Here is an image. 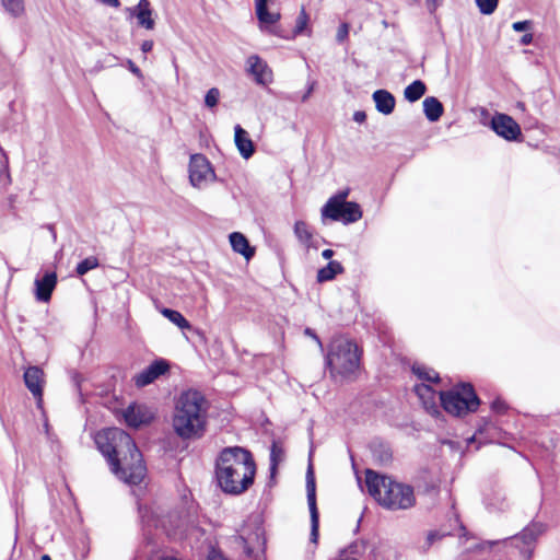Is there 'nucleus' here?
<instances>
[{
    "mask_svg": "<svg viewBox=\"0 0 560 560\" xmlns=\"http://www.w3.org/2000/svg\"><path fill=\"white\" fill-rule=\"evenodd\" d=\"M415 393L421 400L424 409L431 415H439V406L436 404V392L428 384L421 383L415 386Z\"/></svg>",
    "mask_w": 560,
    "mask_h": 560,
    "instance_id": "obj_18",
    "label": "nucleus"
},
{
    "mask_svg": "<svg viewBox=\"0 0 560 560\" xmlns=\"http://www.w3.org/2000/svg\"><path fill=\"white\" fill-rule=\"evenodd\" d=\"M153 48V42L152 40H144L141 45V50L147 54L150 52Z\"/></svg>",
    "mask_w": 560,
    "mask_h": 560,
    "instance_id": "obj_44",
    "label": "nucleus"
},
{
    "mask_svg": "<svg viewBox=\"0 0 560 560\" xmlns=\"http://www.w3.org/2000/svg\"><path fill=\"white\" fill-rule=\"evenodd\" d=\"M126 13L129 18H136L138 25L152 31L155 27V21L152 18L153 10L149 0H139L135 7L126 8Z\"/></svg>",
    "mask_w": 560,
    "mask_h": 560,
    "instance_id": "obj_12",
    "label": "nucleus"
},
{
    "mask_svg": "<svg viewBox=\"0 0 560 560\" xmlns=\"http://www.w3.org/2000/svg\"><path fill=\"white\" fill-rule=\"evenodd\" d=\"M440 401L446 412L457 417L476 411L480 405L470 384H462L450 392H440Z\"/></svg>",
    "mask_w": 560,
    "mask_h": 560,
    "instance_id": "obj_6",
    "label": "nucleus"
},
{
    "mask_svg": "<svg viewBox=\"0 0 560 560\" xmlns=\"http://www.w3.org/2000/svg\"><path fill=\"white\" fill-rule=\"evenodd\" d=\"M128 65H129V69L132 73L137 74V75H141V71L140 69L131 61V60H128Z\"/></svg>",
    "mask_w": 560,
    "mask_h": 560,
    "instance_id": "obj_46",
    "label": "nucleus"
},
{
    "mask_svg": "<svg viewBox=\"0 0 560 560\" xmlns=\"http://www.w3.org/2000/svg\"><path fill=\"white\" fill-rule=\"evenodd\" d=\"M425 91V84L421 80H415L412 83L406 86L404 96L408 102L415 103L424 95Z\"/></svg>",
    "mask_w": 560,
    "mask_h": 560,
    "instance_id": "obj_25",
    "label": "nucleus"
},
{
    "mask_svg": "<svg viewBox=\"0 0 560 560\" xmlns=\"http://www.w3.org/2000/svg\"><path fill=\"white\" fill-rule=\"evenodd\" d=\"M272 0H257L256 1V15L261 26H271L280 20L279 12H271L268 5Z\"/></svg>",
    "mask_w": 560,
    "mask_h": 560,
    "instance_id": "obj_20",
    "label": "nucleus"
},
{
    "mask_svg": "<svg viewBox=\"0 0 560 560\" xmlns=\"http://www.w3.org/2000/svg\"><path fill=\"white\" fill-rule=\"evenodd\" d=\"M104 4H107L113 8H118L120 5L119 0H101Z\"/></svg>",
    "mask_w": 560,
    "mask_h": 560,
    "instance_id": "obj_47",
    "label": "nucleus"
},
{
    "mask_svg": "<svg viewBox=\"0 0 560 560\" xmlns=\"http://www.w3.org/2000/svg\"><path fill=\"white\" fill-rule=\"evenodd\" d=\"M44 427H45L46 434L49 435V424L47 421H45Z\"/></svg>",
    "mask_w": 560,
    "mask_h": 560,
    "instance_id": "obj_50",
    "label": "nucleus"
},
{
    "mask_svg": "<svg viewBox=\"0 0 560 560\" xmlns=\"http://www.w3.org/2000/svg\"><path fill=\"white\" fill-rule=\"evenodd\" d=\"M230 243L233 250L243 255L246 259H250L255 254V249L249 246L247 238L240 232L230 234Z\"/></svg>",
    "mask_w": 560,
    "mask_h": 560,
    "instance_id": "obj_22",
    "label": "nucleus"
},
{
    "mask_svg": "<svg viewBox=\"0 0 560 560\" xmlns=\"http://www.w3.org/2000/svg\"><path fill=\"white\" fill-rule=\"evenodd\" d=\"M368 492L385 509L390 511L408 510L416 504L413 488L409 485L380 476L368 469L365 472Z\"/></svg>",
    "mask_w": 560,
    "mask_h": 560,
    "instance_id": "obj_4",
    "label": "nucleus"
},
{
    "mask_svg": "<svg viewBox=\"0 0 560 560\" xmlns=\"http://www.w3.org/2000/svg\"><path fill=\"white\" fill-rule=\"evenodd\" d=\"M168 370V364L165 360H155L147 369L135 376V384L138 387H143L154 382L159 376L165 374Z\"/></svg>",
    "mask_w": 560,
    "mask_h": 560,
    "instance_id": "obj_16",
    "label": "nucleus"
},
{
    "mask_svg": "<svg viewBox=\"0 0 560 560\" xmlns=\"http://www.w3.org/2000/svg\"><path fill=\"white\" fill-rule=\"evenodd\" d=\"M307 23H308V15H307L305 9L302 8L299 16L296 18L295 26L293 30V35L298 36L300 34H302L306 30Z\"/></svg>",
    "mask_w": 560,
    "mask_h": 560,
    "instance_id": "obj_33",
    "label": "nucleus"
},
{
    "mask_svg": "<svg viewBox=\"0 0 560 560\" xmlns=\"http://www.w3.org/2000/svg\"><path fill=\"white\" fill-rule=\"evenodd\" d=\"M475 1H476V4H477L479 11L486 15L492 14L495 11V9L498 7V2H499V0H475Z\"/></svg>",
    "mask_w": 560,
    "mask_h": 560,
    "instance_id": "obj_34",
    "label": "nucleus"
},
{
    "mask_svg": "<svg viewBox=\"0 0 560 560\" xmlns=\"http://www.w3.org/2000/svg\"><path fill=\"white\" fill-rule=\"evenodd\" d=\"M343 272V267L339 261L331 260L317 272V281L326 282L332 280L337 275Z\"/></svg>",
    "mask_w": 560,
    "mask_h": 560,
    "instance_id": "obj_24",
    "label": "nucleus"
},
{
    "mask_svg": "<svg viewBox=\"0 0 560 560\" xmlns=\"http://www.w3.org/2000/svg\"><path fill=\"white\" fill-rule=\"evenodd\" d=\"M460 530L463 532V535H465V532H466L465 527L462 526Z\"/></svg>",
    "mask_w": 560,
    "mask_h": 560,
    "instance_id": "obj_53",
    "label": "nucleus"
},
{
    "mask_svg": "<svg viewBox=\"0 0 560 560\" xmlns=\"http://www.w3.org/2000/svg\"><path fill=\"white\" fill-rule=\"evenodd\" d=\"M2 4L14 16L21 15L24 11L23 0H2Z\"/></svg>",
    "mask_w": 560,
    "mask_h": 560,
    "instance_id": "obj_32",
    "label": "nucleus"
},
{
    "mask_svg": "<svg viewBox=\"0 0 560 560\" xmlns=\"http://www.w3.org/2000/svg\"><path fill=\"white\" fill-rule=\"evenodd\" d=\"M487 544L491 547V546H493V545H497V544H498V541H487Z\"/></svg>",
    "mask_w": 560,
    "mask_h": 560,
    "instance_id": "obj_52",
    "label": "nucleus"
},
{
    "mask_svg": "<svg viewBox=\"0 0 560 560\" xmlns=\"http://www.w3.org/2000/svg\"><path fill=\"white\" fill-rule=\"evenodd\" d=\"M490 128L506 141H516L522 137L520 125L506 114H494L490 121Z\"/></svg>",
    "mask_w": 560,
    "mask_h": 560,
    "instance_id": "obj_10",
    "label": "nucleus"
},
{
    "mask_svg": "<svg viewBox=\"0 0 560 560\" xmlns=\"http://www.w3.org/2000/svg\"><path fill=\"white\" fill-rule=\"evenodd\" d=\"M373 456L376 458L380 463L386 464L392 458V453L389 448L383 444L375 445L373 447Z\"/></svg>",
    "mask_w": 560,
    "mask_h": 560,
    "instance_id": "obj_31",
    "label": "nucleus"
},
{
    "mask_svg": "<svg viewBox=\"0 0 560 560\" xmlns=\"http://www.w3.org/2000/svg\"><path fill=\"white\" fill-rule=\"evenodd\" d=\"M372 97L375 102V107L380 113L384 115L393 113L396 101L392 93L386 90H377L373 93Z\"/></svg>",
    "mask_w": 560,
    "mask_h": 560,
    "instance_id": "obj_21",
    "label": "nucleus"
},
{
    "mask_svg": "<svg viewBox=\"0 0 560 560\" xmlns=\"http://www.w3.org/2000/svg\"><path fill=\"white\" fill-rule=\"evenodd\" d=\"M412 372L424 382H438L440 380L439 374L425 366L413 365Z\"/></svg>",
    "mask_w": 560,
    "mask_h": 560,
    "instance_id": "obj_28",
    "label": "nucleus"
},
{
    "mask_svg": "<svg viewBox=\"0 0 560 560\" xmlns=\"http://www.w3.org/2000/svg\"><path fill=\"white\" fill-rule=\"evenodd\" d=\"M316 82L315 81H308L307 82V89L305 93L301 96V101L304 103L308 100V97L312 95L314 89H315Z\"/></svg>",
    "mask_w": 560,
    "mask_h": 560,
    "instance_id": "obj_39",
    "label": "nucleus"
},
{
    "mask_svg": "<svg viewBox=\"0 0 560 560\" xmlns=\"http://www.w3.org/2000/svg\"><path fill=\"white\" fill-rule=\"evenodd\" d=\"M284 457L283 450L277 444L272 443L270 448V471L273 475L277 470L278 465L282 462Z\"/></svg>",
    "mask_w": 560,
    "mask_h": 560,
    "instance_id": "obj_29",
    "label": "nucleus"
},
{
    "mask_svg": "<svg viewBox=\"0 0 560 560\" xmlns=\"http://www.w3.org/2000/svg\"><path fill=\"white\" fill-rule=\"evenodd\" d=\"M322 256H323V258H325V259H330V258L334 256V250H332V249H329V248L324 249V250L322 252Z\"/></svg>",
    "mask_w": 560,
    "mask_h": 560,
    "instance_id": "obj_48",
    "label": "nucleus"
},
{
    "mask_svg": "<svg viewBox=\"0 0 560 560\" xmlns=\"http://www.w3.org/2000/svg\"><path fill=\"white\" fill-rule=\"evenodd\" d=\"M24 383L37 401V407L43 404L44 372L38 366H30L24 372Z\"/></svg>",
    "mask_w": 560,
    "mask_h": 560,
    "instance_id": "obj_14",
    "label": "nucleus"
},
{
    "mask_svg": "<svg viewBox=\"0 0 560 560\" xmlns=\"http://www.w3.org/2000/svg\"><path fill=\"white\" fill-rule=\"evenodd\" d=\"M162 315L166 317L170 322L175 324L180 329H190V323L178 312L171 308H163L161 311Z\"/></svg>",
    "mask_w": 560,
    "mask_h": 560,
    "instance_id": "obj_26",
    "label": "nucleus"
},
{
    "mask_svg": "<svg viewBox=\"0 0 560 560\" xmlns=\"http://www.w3.org/2000/svg\"><path fill=\"white\" fill-rule=\"evenodd\" d=\"M546 530L542 523L534 522L526 526L520 534L504 539V546H514L518 549L520 556L524 560H530L534 553V545L537 538Z\"/></svg>",
    "mask_w": 560,
    "mask_h": 560,
    "instance_id": "obj_8",
    "label": "nucleus"
},
{
    "mask_svg": "<svg viewBox=\"0 0 560 560\" xmlns=\"http://www.w3.org/2000/svg\"><path fill=\"white\" fill-rule=\"evenodd\" d=\"M98 265V259L94 256H90L78 264L75 271L79 276H83L90 270L97 268Z\"/></svg>",
    "mask_w": 560,
    "mask_h": 560,
    "instance_id": "obj_30",
    "label": "nucleus"
},
{
    "mask_svg": "<svg viewBox=\"0 0 560 560\" xmlns=\"http://www.w3.org/2000/svg\"><path fill=\"white\" fill-rule=\"evenodd\" d=\"M94 441L118 479L135 486L143 480L147 467L142 454L127 432L119 428H107L97 432Z\"/></svg>",
    "mask_w": 560,
    "mask_h": 560,
    "instance_id": "obj_1",
    "label": "nucleus"
},
{
    "mask_svg": "<svg viewBox=\"0 0 560 560\" xmlns=\"http://www.w3.org/2000/svg\"><path fill=\"white\" fill-rule=\"evenodd\" d=\"M532 22L530 21H517L512 24V28L515 32H526L530 28Z\"/></svg>",
    "mask_w": 560,
    "mask_h": 560,
    "instance_id": "obj_38",
    "label": "nucleus"
},
{
    "mask_svg": "<svg viewBox=\"0 0 560 560\" xmlns=\"http://www.w3.org/2000/svg\"><path fill=\"white\" fill-rule=\"evenodd\" d=\"M349 189L339 191L330 197L322 208V220L342 221L343 223H353L362 218V210L359 203L347 201Z\"/></svg>",
    "mask_w": 560,
    "mask_h": 560,
    "instance_id": "obj_7",
    "label": "nucleus"
},
{
    "mask_svg": "<svg viewBox=\"0 0 560 560\" xmlns=\"http://www.w3.org/2000/svg\"><path fill=\"white\" fill-rule=\"evenodd\" d=\"M349 35V25L347 23H342L337 31L336 39L339 43H342L347 39Z\"/></svg>",
    "mask_w": 560,
    "mask_h": 560,
    "instance_id": "obj_37",
    "label": "nucleus"
},
{
    "mask_svg": "<svg viewBox=\"0 0 560 560\" xmlns=\"http://www.w3.org/2000/svg\"><path fill=\"white\" fill-rule=\"evenodd\" d=\"M220 98V91L217 88H211L206 96H205V104L208 107H214Z\"/></svg>",
    "mask_w": 560,
    "mask_h": 560,
    "instance_id": "obj_35",
    "label": "nucleus"
},
{
    "mask_svg": "<svg viewBox=\"0 0 560 560\" xmlns=\"http://www.w3.org/2000/svg\"><path fill=\"white\" fill-rule=\"evenodd\" d=\"M57 281V273L55 271H46L42 277H36L34 281L35 299L43 303L49 302Z\"/></svg>",
    "mask_w": 560,
    "mask_h": 560,
    "instance_id": "obj_13",
    "label": "nucleus"
},
{
    "mask_svg": "<svg viewBox=\"0 0 560 560\" xmlns=\"http://www.w3.org/2000/svg\"><path fill=\"white\" fill-rule=\"evenodd\" d=\"M423 112L431 122L438 121L443 115V104L434 96H428L423 101Z\"/></svg>",
    "mask_w": 560,
    "mask_h": 560,
    "instance_id": "obj_23",
    "label": "nucleus"
},
{
    "mask_svg": "<svg viewBox=\"0 0 560 560\" xmlns=\"http://www.w3.org/2000/svg\"><path fill=\"white\" fill-rule=\"evenodd\" d=\"M215 479L226 494L240 495L254 483L256 464L246 448L232 446L223 448L215 460Z\"/></svg>",
    "mask_w": 560,
    "mask_h": 560,
    "instance_id": "obj_2",
    "label": "nucleus"
},
{
    "mask_svg": "<svg viewBox=\"0 0 560 560\" xmlns=\"http://www.w3.org/2000/svg\"><path fill=\"white\" fill-rule=\"evenodd\" d=\"M153 418L152 411L143 405H130L124 412V419L129 427L139 428L149 423Z\"/></svg>",
    "mask_w": 560,
    "mask_h": 560,
    "instance_id": "obj_17",
    "label": "nucleus"
},
{
    "mask_svg": "<svg viewBox=\"0 0 560 560\" xmlns=\"http://www.w3.org/2000/svg\"><path fill=\"white\" fill-rule=\"evenodd\" d=\"M234 141L242 158L247 160L254 154V143L249 138L248 132L245 129H243L240 125H236L234 127Z\"/></svg>",
    "mask_w": 560,
    "mask_h": 560,
    "instance_id": "obj_19",
    "label": "nucleus"
},
{
    "mask_svg": "<svg viewBox=\"0 0 560 560\" xmlns=\"http://www.w3.org/2000/svg\"><path fill=\"white\" fill-rule=\"evenodd\" d=\"M214 177L210 162L202 154H192L189 161V180L194 187L201 188Z\"/></svg>",
    "mask_w": 560,
    "mask_h": 560,
    "instance_id": "obj_9",
    "label": "nucleus"
},
{
    "mask_svg": "<svg viewBox=\"0 0 560 560\" xmlns=\"http://www.w3.org/2000/svg\"><path fill=\"white\" fill-rule=\"evenodd\" d=\"M360 357L357 343L346 338H335L329 345L326 363L331 375L346 377L358 371Z\"/></svg>",
    "mask_w": 560,
    "mask_h": 560,
    "instance_id": "obj_5",
    "label": "nucleus"
},
{
    "mask_svg": "<svg viewBox=\"0 0 560 560\" xmlns=\"http://www.w3.org/2000/svg\"><path fill=\"white\" fill-rule=\"evenodd\" d=\"M207 400L198 390L183 393L175 406L173 429L183 440L199 439L206 431Z\"/></svg>",
    "mask_w": 560,
    "mask_h": 560,
    "instance_id": "obj_3",
    "label": "nucleus"
},
{
    "mask_svg": "<svg viewBox=\"0 0 560 560\" xmlns=\"http://www.w3.org/2000/svg\"><path fill=\"white\" fill-rule=\"evenodd\" d=\"M0 152L3 158V162H2L3 170L1 172V175L3 174L5 176L7 184H10L11 177H10V173H9V159H8L7 152L4 151V149L1 145H0Z\"/></svg>",
    "mask_w": 560,
    "mask_h": 560,
    "instance_id": "obj_36",
    "label": "nucleus"
},
{
    "mask_svg": "<svg viewBox=\"0 0 560 560\" xmlns=\"http://www.w3.org/2000/svg\"><path fill=\"white\" fill-rule=\"evenodd\" d=\"M305 334H306V335H308V336H311V337H313V338H314V339H315V340L320 345V341H319L318 337L313 332V330H312V329L306 328V329H305Z\"/></svg>",
    "mask_w": 560,
    "mask_h": 560,
    "instance_id": "obj_49",
    "label": "nucleus"
},
{
    "mask_svg": "<svg viewBox=\"0 0 560 560\" xmlns=\"http://www.w3.org/2000/svg\"><path fill=\"white\" fill-rule=\"evenodd\" d=\"M294 234L303 245L310 246L313 233L306 222L296 221L294 224Z\"/></svg>",
    "mask_w": 560,
    "mask_h": 560,
    "instance_id": "obj_27",
    "label": "nucleus"
},
{
    "mask_svg": "<svg viewBox=\"0 0 560 560\" xmlns=\"http://www.w3.org/2000/svg\"><path fill=\"white\" fill-rule=\"evenodd\" d=\"M306 494L311 515V541L316 544L318 539L319 514L316 505L315 479L311 465L306 472Z\"/></svg>",
    "mask_w": 560,
    "mask_h": 560,
    "instance_id": "obj_11",
    "label": "nucleus"
},
{
    "mask_svg": "<svg viewBox=\"0 0 560 560\" xmlns=\"http://www.w3.org/2000/svg\"><path fill=\"white\" fill-rule=\"evenodd\" d=\"M491 408L492 410L501 413L505 411L506 406L504 401L497 399L492 402Z\"/></svg>",
    "mask_w": 560,
    "mask_h": 560,
    "instance_id": "obj_41",
    "label": "nucleus"
},
{
    "mask_svg": "<svg viewBox=\"0 0 560 560\" xmlns=\"http://www.w3.org/2000/svg\"><path fill=\"white\" fill-rule=\"evenodd\" d=\"M247 71L252 74L257 84L267 85L272 80V73L266 61L259 56L252 55L247 58Z\"/></svg>",
    "mask_w": 560,
    "mask_h": 560,
    "instance_id": "obj_15",
    "label": "nucleus"
},
{
    "mask_svg": "<svg viewBox=\"0 0 560 560\" xmlns=\"http://www.w3.org/2000/svg\"><path fill=\"white\" fill-rule=\"evenodd\" d=\"M533 42V34L532 33H525L522 37L520 43L522 45H529Z\"/></svg>",
    "mask_w": 560,
    "mask_h": 560,
    "instance_id": "obj_43",
    "label": "nucleus"
},
{
    "mask_svg": "<svg viewBox=\"0 0 560 560\" xmlns=\"http://www.w3.org/2000/svg\"><path fill=\"white\" fill-rule=\"evenodd\" d=\"M444 536H445V534L444 533H440V532H431V533H429L428 537H427L428 546H431L435 540H439V539H441Z\"/></svg>",
    "mask_w": 560,
    "mask_h": 560,
    "instance_id": "obj_40",
    "label": "nucleus"
},
{
    "mask_svg": "<svg viewBox=\"0 0 560 560\" xmlns=\"http://www.w3.org/2000/svg\"><path fill=\"white\" fill-rule=\"evenodd\" d=\"M430 12H433L441 3L442 0H425Z\"/></svg>",
    "mask_w": 560,
    "mask_h": 560,
    "instance_id": "obj_42",
    "label": "nucleus"
},
{
    "mask_svg": "<svg viewBox=\"0 0 560 560\" xmlns=\"http://www.w3.org/2000/svg\"><path fill=\"white\" fill-rule=\"evenodd\" d=\"M42 560H51V558L48 555L42 556Z\"/></svg>",
    "mask_w": 560,
    "mask_h": 560,
    "instance_id": "obj_51",
    "label": "nucleus"
},
{
    "mask_svg": "<svg viewBox=\"0 0 560 560\" xmlns=\"http://www.w3.org/2000/svg\"><path fill=\"white\" fill-rule=\"evenodd\" d=\"M365 118H366L365 113L361 112V110L355 112L353 115L354 121L360 122V124L363 122L365 120Z\"/></svg>",
    "mask_w": 560,
    "mask_h": 560,
    "instance_id": "obj_45",
    "label": "nucleus"
}]
</instances>
